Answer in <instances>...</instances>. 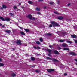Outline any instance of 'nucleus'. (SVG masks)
Segmentation results:
<instances>
[{"instance_id": "f03ea898", "label": "nucleus", "mask_w": 77, "mask_h": 77, "mask_svg": "<svg viewBox=\"0 0 77 77\" xmlns=\"http://www.w3.org/2000/svg\"><path fill=\"white\" fill-rule=\"evenodd\" d=\"M51 23L52 24L53 26V27H56L57 26H59V25L57 24L56 22L54 21H52L51 22Z\"/></svg>"}, {"instance_id": "f8f14e48", "label": "nucleus", "mask_w": 77, "mask_h": 77, "mask_svg": "<svg viewBox=\"0 0 77 77\" xmlns=\"http://www.w3.org/2000/svg\"><path fill=\"white\" fill-rule=\"evenodd\" d=\"M63 17L62 16H59L58 17V19L59 20H62V19H63Z\"/></svg>"}, {"instance_id": "cd10ccee", "label": "nucleus", "mask_w": 77, "mask_h": 77, "mask_svg": "<svg viewBox=\"0 0 77 77\" xmlns=\"http://www.w3.org/2000/svg\"><path fill=\"white\" fill-rule=\"evenodd\" d=\"M25 31H26V32H28L29 31V30L28 29H25Z\"/></svg>"}, {"instance_id": "c03bdc74", "label": "nucleus", "mask_w": 77, "mask_h": 77, "mask_svg": "<svg viewBox=\"0 0 77 77\" xmlns=\"http://www.w3.org/2000/svg\"><path fill=\"white\" fill-rule=\"evenodd\" d=\"M64 75L66 76L67 75V73H65L64 74Z\"/></svg>"}, {"instance_id": "37998d69", "label": "nucleus", "mask_w": 77, "mask_h": 77, "mask_svg": "<svg viewBox=\"0 0 77 77\" xmlns=\"http://www.w3.org/2000/svg\"><path fill=\"white\" fill-rule=\"evenodd\" d=\"M50 54H50H48V56H50V54Z\"/></svg>"}, {"instance_id": "b1692460", "label": "nucleus", "mask_w": 77, "mask_h": 77, "mask_svg": "<svg viewBox=\"0 0 77 77\" xmlns=\"http://www.w3.org/2000/svg\"><path fill=\"white\" fill-rule=\"evenodd\" d=\"M40 41L41 42H42V41H43V39H42V38H41L40 39Z\"/></svg>"}, {"instance_id": "473e14b6", "label": "nucleus", "mask_w": 77, "mask_h": 77, "mask_svg": "<svg viewBox=\"0 0 77 77\" xmlns=\"http://www.w3.org/2000/svg\"><path fill=\"white\" fill-rule=\"evenodd\" d=\"M46 59H51V58H50L48 57H46Z\"/></svg>"}, {"instance_id": "4d7b16f0", "label": "nucleus", "mask_w": 77, "mask_h": 77, "mask_svg": "<svg viewBox=\"0 0 77 77\" xmlns=\"http://www.w3.org/2000/svg\"><path fill=\"white\" fill-rule=\"evenodd\" d=\"M65 33H62V35H64V34H65Z\"/></svg>"}, {"instance_id": "f3484780", "label": "nucleus", "mask_w": 77, "mask_h": 77, "mask_svg": "<svg viewBox=\"0 0 77 77\" xmlns=\"http://www.w3.org/2000/svg\"><path fill=\"white\" fill-rule=\"evenodd\" d=\"M5 32L6 33H11V31L10 30H6Z\"/></svg>"}, {"instance_id": "13d9d810", "label": "nucleus", "mask_w": 77, "mask_h": 77, "mask_svg": "<svg viewBox=\"0 0 77 77\" xmlns=\"http://www.w3.org/2000/svg\"><path fill=\"white\" fill-rule=\"evenodd\" d=\"M22 9H24V7H22Z\"/></svg>"}, {"instance_id": "052dcab7", "label": "nucleus", "mask_w": 77, "mask_h": 77, "mask_svg": "<svg viewBox=\"0 0 77 77\" xmlns=\"http://www.w3.org/2000/svg\"><path fill=\"white\" fill-rule=\"evenodd\" d=\"M53 45H55V44H53Z\"/></svg>"}, {"instance_id": "c756f323", "label": "nucleus", "mask_w": 77, "mask_h": 77, "mask_svg": "<svg viewBox=\"0 0 77 77\" xmlns=\"http://www.w3.org/2000/svg\"><path fill=\"white\" fill-rule=\"evenodd\" d=\"M9 14L11 15V16H13V15H14V14L11 13H9Z\"/></svg>"}, {"instance_id": "9b49d317", "label": "nucleus", "mask_w": 77, "mask_h": 77, "mask_svg": "<svg viewBox=\"0 0 77 77\" xmlns=\"http://www.w3.org/2000/svg\"><path fill=\"white\" fill-rule=\"evenodd\" d=\"M2 7L3 9H6V8H7V6H6V5H2Z\"/></svg>"}, {"instance_id": "2f4dec72", "label": "nucleus", "mask_w": 77, "mask_h": 77, "mask_svg": "<svg viewBox=\"0 0 77 77\" xmlns=\"http://www.w3.org/2000/svg\"><path fill=\"white\" fill-rule=\"evenodd\" d=\"M13 8L14 9H17V7H16L15 6H14L13 7Z\"/></svg>"}, {"instance_id": "20e7f679", "label": "nucleus", "mask_w": 77, "mask_h": 77, "mask_svg": "<svg viewBox=\"0 0 77 77\" xmlns=\"http://www.w3.org/2000/svg\"><path fill=\"white\" fill-rule=\"evenodd\" d=\"M70 54L71 55H72V56H76L77 55V54L73 52H71L70 53Z\"/></svg>"}, {"instance_id": "6ab92c4d", "label": "nucleus", "mask_w": 77, "mask_h": 77, "mask_svg": "<svg viewBox=\"0 0 77 77\" xmlns=\"http://www.w3.org/2000/svg\"><path fill=\"white\" fill-rule=\"evenodd\" d=\"M28 3H29V4H32L33 3V2L31 1H29L28 2Z\"/></svg>"}, {"instance_id": "ea45409f", "label": "nucleus", "mask_w": 77, "mask_h": 77, "mask_svg": "<svg viewBox=\"0 0 77 77\" xmlns=\"http://www.w3.org/2000/svg\"><path fill=\"white\" fill-rule=\"evenodd\" d=\"M34 48H35V49H37V47H36V46L34 47Z\"/></svg>"}, {"instance_id": "5fc2aeb1", "label": "nucleus", "mask_w": 77, "mask_h": 77, "mask_svg": "<svg viewBox=\"0 0 77 77\" xmlns=\"http://www.w3.org/2000/svg\"><path fill=\"white\" fill-rule=\"evenodd\" d=\"M2 61V59L1 58H0V62H1Z\"/></svg>"}, {"instance_id": "f704fd0d", "label": "nucleus", "mask_w": 77, "mask_h": 77, "mask_svg": "<svg viewBox=\"0 0 77 77\" xmlns=\"http://www.w3.org/2000/svg\"><path fill=\"white\" fill-rule=\"evenodd\" d=\"M49 47H50V48H53V45H50Z\"/></svg>"}, {"instance_id": "79ce46f5", "label": "nucleus", "mask_w": 77, "mask_h": 77, "mask_svg": "<svg viewBox=\"0 0 77 77\" xmlns=\"http://www.w3.org/2000/svg\"><path fill=\"white\" fill-rule=\"evenodd\" d=\"M75 42L77 43V40H75Z\"/></svg>"}, {"instance_id": "a211bd4d", "label": "nucleus", "mask_w": 77, "mask_h": 77, "mask_svg": "<svg viewBox=\"0 0 77 77\" xmlns=\"http://www.w3.org/2000/svg\"><path fill=\"white\" fill-rule=\"evenodd\" d=\"M36 43L38 45L40 44H41V42H40L39 41H37L36 42Z\"/></svg>"}, {"instance_id": "4be33fe9", "label": "nucleus", "mask_w": 77, "mask_h": 77, "mask_svg": "<svg viewBox=\"0 0 77 77\" xmlns=\"http://www.w3.org/2000/svg\"><path fill=\"white\" fill-rule=\"evenodd\" d=\"M65 40H60L59 41L60 42H64V41H65Z\"/></svg>"}, {"instance_id": "bb28decb", "label": "nucleus", "mask_w": 77, "mask_h": 77, "mask_svg": "<svg viewBox=\"0 0 77 77\" xmlns=\"http://www.w3.org/2000/svg\"><path fill=\"white\" fill-rule=\"evenodd\" d=\"M54 13L56 14H57V15H59V13L57 12H54Z\"/></svg>"}, {"instance_id": "1a4fd4ad", "label": "nucleus", "mask_w": 77, "mask_h": 77, "mask_svg": "<svg viewBox=\"0 0 77 77\" xmlns=\"http://www.w3.org/2000/svg\"><path fill=\"white\" fill-rule=\"evenodd\" d=\"M47 51L49 52V53H50V54H51V51H52L50 49H47Z\"/></svg>"}, {"instance_id": "de8ad7c7", "label": "nucleus", "mask_w": 77, "mask_h": 77, "mask_svg": "<svg viewBox=\"0 0 77 77\" xmlns=\"http://www.w3.org/2000/svg\"><path fill=\"white\" fill-rule=\"evenodd\" d=\"M36 72H39V71L38 70H36Z\"/></svg>"}, {"instance_id": "a19ab883", "label": "nucleus", "mask_w": 77, "mask_h": 77, "mask_svg": "<svg viewBox=\"0 0 77 77\" xmlns=\"http://www.w3.org/2000/svg\"><path fill=\"white\" fill-rule=\"evenodd\" d=\"M0 9L2 10H3V7H1Z\"/></svg>"}, {"instance_id": "0eeeda50", "label": "nucleus", "mask_w": 77, "mask_h": 77, "mask_svg": "<svg viewBox=\"0 0 77 77\" xmlns=\"http://www.w3.org/2000/svg\"><path fill=\"white\" fill-rule=\"evenodd\" d=\"M47 71L48 72H51V71H54V70L53 69H48L47 70Z\"/></svg>"}, {"instance_id": "393cba45", "label": "nucleus", "mask_w": 77, "mask_h": 77, "mask_svg": "<svg viewBox=\"0 0 77 77\" xmlns=\"http://www.w3.org/2000/svg\"><path fill=\"white\" fill-rule=\"evenodd\" d=\"M31 59L32 60H34L35 59V58L33 57H31Z\"/></svg>"}, {"instance_id": "3c124183", "label": "nucleus", "mask_w": 77, "mask_h": 77, "mask_svg": "<svg viewBox=\"0 0 77 77\" xmlns=\"http://www.w3.org/2000/svg\"><path fill=\"white\" fill-rule=\"evenodd\" d=\"M75 61H76V62H77V59H75Z\"/></svg>"}, {"instance_id": "58836bf2", "label": "nucleus", "mask_w": 77, "mask_h": 77, "mask_svg": "<svg viewBox=\"0 0 77 77\" xmlns=\"http://www.w3.org/2000/svg\"><path fill=\"white\" fill-rule=\"evenodd\" d=\"M37 14H38V15H41V13L38 12L37 13Z\"/></svg>"}, {"instance_id": "8fccbe9b", "label": "nucleus", "mask_w": 77, "mask_h": 77, "mask_svg": "<svg viewBox=\"0 0 77 77\" xmlns=\"http://www.w3.org/2000/svg\"><path fill=\"white\" fill-rule=\"evenodd\" d=\"M68 6H70V4H68Z\"/></svg>"}, {"instance_id": "39448f33", "label": "nucleus", "mask_w": 77, "mask_h": 77, "mask_svg": "<svg viewBox=\"0 0 77 77\" xmlns=\"http://www.w3.org/2000/svg\"><path fill=\"white\" fill-rule=\"evenodd\" d=\"M61 45L63 47H67L68 46V45L66 43H63Z\"/></svg>"}, {"instance_id": "c9c22d12", "label": "nucleus", "mask_w": 77, "mask_h": 77, "mask_svg": "<svg viewBox=\"0 0 77 77\" xmlns=\"http://www.w3.org/2000/svg\"><path fill=\"white\" fill-rule=\"evenodd\" d=\"M53 2H50L49 3V4H50V5H52V4H53Z\"/></svg>"}, {"instance_id": "412c9836", "label": "nucleus", "mask_w": 77, "mask_h": 77, "mask_svg": "<svg viewBox=\"0 0 77 77\" xmlns=\"http://www.w3.org/2000/svg\"><path fill=\"white\" fill-rule=\"evenodd\" d=\"M12 75L13 77H15L16 76V74L14 73H13L12 74Z\"/></svg>"}, {"instance_id": "bf43d9fd", "label": "nucleus", "mask_w": 77, "mask_h": 77, "mask_svg": "<svg viewBox=\"0 0 77 77\" xmlns=\"http://www.w3.org/2000/svg\"><path fill=\"white\" fill-rule=\"evenodd\" d=\"M35 66H33V67H35Z\"/></svg>"}, {"instance_id": "680f3d73", "label": "nucleus", "mask_w": 77, "mask_h": 77, "mask_svg": "<svg viewBox=\"0 0 77 77\" xmlns=\"http://www.w3.org/2000/svg\"><path fill=\"white\" fill-rule=\"evenodd\" d=\"M76 65H77V63H76Z\"/></svg>"}, {"instance_id": "a878e982", "label": "nucleus", "mask_w": 77, "mask_h": 77, "mask_svg": "<svg viewBox=\"0 0 77 77\" xmlns=\"http://www.w3.org/2000/svg\"><path fill=\"white\" fill-rule=\"evenodd\" d=\"M47 35H48V36H51V34L49 33H48L47 34Z\"/></svg>"}, {"instance_id": "4c0bfd02", "label": "nucleus", "mask_w": 77, "mask_h": 77, "mask_svg": "<svg viewBox=\"0 0 77 77\" xmlns=\"http://www.w3.org/2000/svg\"><path fill=\"white\" fill-rule=\"evenodd\" d=\"M57 49L58 50H60V47H57Z\"/></svg>"}, {"instance_id": "dca6fc26", "label": "nucleus", "mask_w": 77, "mask_h": 77, "mask_svg": "<svg viewBox=\"0 0 77 77\" xmlns=\"http://www.w3.org/2000/svg\"><path fill=\"white\" fill-rule=\"evenodd\" d=\"M36 11H39L41 10V9H40V8L37 7L36 8Z\"/></svg>"}, {"instance_id": "423d86ee", "label": "nucleus", "mask_w": 77, "mask_h": 77, "mask_svg": "<svg viewBox=\"0 0 77 77\" xmlns=\"http://www.w3.org/2000/svg\"><path fill=\"white\" fill-rule=\"evenodd\" d=\"M27 17L29 18L30 20H31L32 18V16L30 14H29L28 15Z\"/></svg>"}, {"instance_id": "e433bc0d", "label": "nucleus", "mask_w": 77, "mask_h": 77, "mask_svg": "<svg viewBox=\"0 0 77 77\" xmlns=\"http://www.w3.org/2000/svg\"><path fill=\"white\" fill-rule=\"evenodd\" d=\"M35 55L36 56H39V55H40V54H36Z\"/></svg>"}, {"instance_id": "09e8293b", "label": "nucleus", "mask_w": 77, "mask_h": 77, "mask_svg": "<svg viewBox=\"0 0 77 77\" xmlns=\"http://www.w3.org/2000/svg\"><path fill=\"white\" fill-rule=\"evenodd\" d=\"M19 28L21 29H23V27H19Z\"/></svg>"}, {"instance_id": "49530a36", "label": "nucleus", "mask_w": 77, "mask_h": 77, "mask_svg": "<svg viewBox=\"0 0 77 77\" xmlns=\"http://www.w3.org/2000/svg\"><path fill=\"white\" fill-rule=\"evenodd\" d=\"M44 0H39L38 2H42V1H43Z\"/></svg>"}, {"instance_id": "603ef678", "label": "nucleus", "mask_w": 77, "mask_h": 77, "mask_svg": "<svg viewBox=\"0 0 77 77\" xmlns=\"http://www.w3.org/2000/svg\"><path fill=\"white\" fill-rule=\"evenodd\" d=\"M44 9H46V7L45 6L44 7Z\"/></svg>"}, {"instance_id": "c85d7f7f", "label": "nucleus", "mask_w": 77, "mask_h": 77, "mask_svg": "<svg viewBox=\"0 0 77 77\" xmlns=\"http://www.w3.org/2000/svg\"><path fill=\"white\" fill-rule=\"evenodd\" d=\"M53 25H51V24H50L49 26V27H53Z\"/></svg>"}, {"instance_id": "864d4df0", "label": "nucleus", "mask_w": 77, "mask_h": 77, "mask_svg": "<svg viewBox=\"0 0 77 77\" xmlns=\"http://www.w3.org/2000/svg\"><path fill=\"white\" fill-rule=\"evenodd\" d=\"M2 26V24L0 23V26Z\"/></svg>"}, {"instance_id": "2eb2a0df", "label": "nucleus", "mask_w": 77, "mask_h": 77, "mask_svg": "<svg viewBox=\"0 0 77 77\" xmlns=\"http://www.w3.org/2000/svg\"><path fill=\"white\" fill-rule=\"evenodd\" d=\"M54 52L55 54H59V52L56 50H55Z\"/></svg>"}, {"instance_id": "ddd939ff", "label": "nucleus", "mask_w": 77, "mask_h": 77, "mask_svg": "<svg viewBox=\"0 0 77 77\" xmlns=\"http://www.w3.org/2000/svg\"><path fill=\"white\" fill-rule=\"evenodd\" d=\"M20 33L21 35H22L23 36H24V35H25V33H24V32H20Z\"/></svg>"}, {"instance_id": "9d476101", "label": "nucleus", "mask_w": 77, "mask_h": 77, "mask_svg": "<svg viewBox=\"0 0 77 77\" xmlns=\"http://www.w3.org/2000/svg\"><path fill=\"white\" fill-rule=\"evenodd\" d=\"M51 60H52V61H54L55 62H56L57 61V60L54 58H51Z\"/></svg>"}, {"instance_id": "5701e85b", "label": "nucleus", "mask_w": 77, "mask_h": 77, "mask_svg": "<svg viewBox=\"0 0 77 77\" xmlns=\"http://www.w3.org/2000/svg\"><path fill=\"white\" fill-rule=\"evenodd\" d=\"M4 65L3 64V63H0V66H3Z\"/></svg>"}, {"instance_id": "6e6552de", "label": "nucleus", "mask_w": 77, "mask_h": 77, "mask_svg": "<svg viewBox=\"0 0 77 77\" xmlns=\"http://www.w3.org/2000/svg\"><path fill=\"white\" fill-rule=\"evenodd\" d=\"M71 36L72 38H77V36H76V35H71Z\"/></svg>"}, {"instance_id": "a18cd8bd", "label": "nucleus", "mask_w": 77, "mask_h": 77, "mask_svg": "<svg viewBox=\"0 0 77 77\" xmlns=\"http://www.w3.org/2000/svg\"><path fill=\"white\" fill-rule=\"evenodd\" d=\"M2 27H3V28H4V27H5V25H3V26H1Z\"/></svg>"}, {"instance_id": "72a5a7b5", "label": "nucleus", "mask_w": 77, "mask_h": 77, "mask_svg": "<svg viewBox=\"0 0 77 77\" xmlns=\"http://www.w3.org/2000/svg\"><path fill=\"white\" fill-rule=\"evenodd\" d=\"M37 49H40L41 48H40V47L39 46H37Z\"/></svg>"}, {"instance_id": "6e6d98bb", "label": "nucleus", "mask_w": 77, "mask_h": 77, "mask_svg": "<svg viewBox=\"0 0 77 77\" xmlns=\"http://www.w3.org/2000/svg\"><path fill=\"white\" fill-rule=\"evenodd\" d=\"M19 5H21V3H19Z\"/></svg>"}, {"instance_id": "4468645a", "label": "nucleus", "mask_w": 77, "mask_h": 77, "mask_svg": "<svg viewBox=\"0 0 77 77\" xmlns=\"http://www.w3.org/2000/svg\"><path fill=\"white\" fill-rule=\"evenodd\" d=\"M63 50H69V49L68 48H65L63 49Z\"/></svg>"}, {"instance_id": "aec40b11", "label": "nucleus", "mask_w": 77, "mask_h": 77, "mask_svg": "<svg viewBox=\"0 0 77 77\" xmlns=\"http://www.w3.org/2000/svg\"><path fill=\"white\" fill-rule=\"evenodd\" d=\"M66 42L68 43H69V44H72V42L71 41H66Z\"/></svg>"}, {"instance_id": "f257e3e1", "label": "nucleus", "mask_w": 77, "mask_h": 77, "mask_svg": "<svg viewBox=\"0 0 77 77\" xmlns=\"http://www.w3.org/2000/svg\"><path fill=\"white\" fill-rule=\"evenodd\" d=\"M0 19L2 20L3 21H11V19L9 17H5V18L0 17Z\"/></svg>"}, {"instance_id": "7ed1b4c3", "label": "nucleus", "mask_w": 77, "mask_h": 77, "mask_svg": "<svg viewBox=\"0 0 77 77\" xmlns=\"http://www.w3.org/2000/svg\"><path fill=\"white\" fill-rule=\"evenodd\" d=\"M16 42L17 44L18 45H21V41L20 40H17V41H16Z\"/></svg>"}, {"instance_id": "7c9ffc66", "label": "nucleus", "mask_w": 77, "mask_h": 77, "mask_svg": "<svg viewBox=\"0 0 77 77\" xmlns=\"http://www.w3.org/2000/svg\"><path fill=\"white\" fill-rule=\"evenodd\" d=\"M35 20V18L34 17H32V18H31V20Z\"/></svg>"}]
</instances>
